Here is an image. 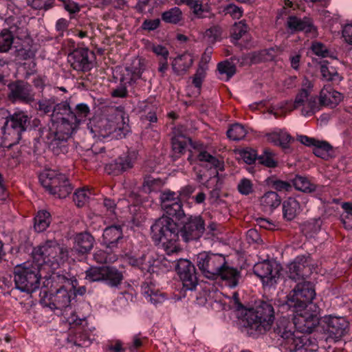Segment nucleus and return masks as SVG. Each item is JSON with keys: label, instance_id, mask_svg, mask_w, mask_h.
Masks as SVG:
<instances>
[{"label": "nucleus", "instance_id": "obj_1", "mask_svg": "<svg viewBox=\"0 0 352 352\" xmlns=\"http://www.w3.org/2000/svg\"><path fill=\"white\" fill-rule=\"evenodd\" d=\"M316 314L317 311L313 314L304 311L293 313L292 320L285 316L280 318L270 333L273 344L281 352H316L317 344L308 337L318 324Z\"/></svg>", "mask_w": 352, "mask_h": 352}, {"label": "nucleus", "instance_id": "obj_2", "mask_svg": "<svg viewBox=\"0 0 352 352\" xmlns=\"http://www.w3.org/2000/svg\"><path fill=\"white\" fill-rule=\"evenodd\" d=\"M314 265L310 254L297 256L287 266L286 274L287 279L294 282L293 289L287 296L286 306L294 314H300L304 311L313 314L316 311L320 312V308L316 303H313L316 293L314 283L309 280L313 273Z\"/></svg>", "mask_w": 352, "mask_h": 352}, {"label": "nucleus", "instance_id": "obj_3", "mask_svg": "<svg viewBox=\"0 0 352 352\" xmlns=\"http://www.w3.org/2000/svg\"><path fill=\"white\" fill-rule=\"evenodd\" d=\"M63 250L56 240H47L32 252V262H25L17 265L13 270L14 287L10 293L19 291L26 295H31L37 291L41 285V268L43 265H49L56 268L61 258L60 254Z\"/></svg>", "mask_w": 352, "mask_h": 352}, {"label": "nucleus", "instance_id": "obj_4", "mask_svg": "<svg viewBox=\"0 0 352 352\" xmlns=\"http://www.w3.org/2000/svg\"><path fill=\"white\" fill-rule=\"evenodd\" d=\"M65 102H58V98L43 97L36 102V109L44 115H50V123L42 126L36 130L34 141L43 142L54 155H58V140L62 133L61 124L63 111L68 110Z\"/></svg>", "mask_w": 352, "mask_h": 352}, {"label": "nucleus", "instance_id": "obj_5", "mask_svg": "<svg viewBox=\"0 0 352 352\" xmlns=\"http://www.w3.org/2000/svg\"><path fill=\"white\" fill-rule=\"evenodd\" d=\"M194 261L205 278L212 280H221L230 288L238 285L241 272L230 266L223 254L204 251L197 254Z\"/></svg>", "mask_w": 352, "mask_h": 352}, {"label": "nucleus", "instance_id": "obj_6", "mask_svg": "<svg viewBox=\"0 0 352 352\" xmlns=\"http://www.w3.org/2000/svg\"><path fill=\"white\" fill-rule=\"evenodd\" d=\"M178 223L176 218L163 214L151 226V237L154 243L162 248L168 255L177 252L179 247Z\"/></svg>", "mask_w": 352, "mask_h": 352}, {"label": "nucleus", "instance_id": "obj_7", "mask_svg": "<svg viewBox=\"0 0 352 352\" xmlns=\"http://www.w3.org/2000/svg\"><path fill=\"white\" fill-rule=\"evenodd\" d=\"M1 113L3 120L0 137L6 146L11 147L19 144L31 129V117L23 111L11 113L7 110H3Z\"/></svg>", "mask_w": 352, "mask_h": 352}, {"label": "nucleus", "instance_id": "obj_8", "mask_svg": "<svg viewBox=\"0 0 352 352\" xmlns=\"http://www.w3.org/2000/svg\"><path fill=\"white\" fill-rule=\"evenodd\" d=\"M68 110L63 111L60 139L58 140V155L67 153L73 148L72 134L81 122H84L90 113V109L86 103L78 104L72 109L69 103L65 102Z\"/></svg>", "mask_w": 352, "mask_h": 352}, {"label": "nucleus", "instance_id": "obj_9", "mask_svg": "<svg viewBox=\"0 0 352 352\" xmlns=\"http://www.w3.org/2000/svg\"><path fill=\"white\" fill-rule=\"evenodd\" d=\"M244 327L249 336L257 338L268 331L275 318V311L270 302L261 301L255 307L247 309Z\"/></svg>", "mask_w": 352, "mask_h": 352}, {"label": "nucleus", "instance_id": "obj_10", "mask_svg": "<svg viewBox=\"0 0 352 352\" xmlns=\"http://www.w3.org/2000/svg\"><path fill=\"white\" fill-rule=\"evenodd\" d=\"M171 143L173 152L175 157H179L182 154L186 152L187 146L190 145L194 149L199 151L197 155V159L200 162L201 166L208 169L214 168L217 175H218V170H223L224 169L223 162L206 151L202 150L204 148L202 143L193 142L186 135L176 133L172 138Z\"/></svg>", "mask_w": 352, "mask_h": 352}, {"label": "nucleus", "instance_id": "obj_11", "mask_svg": "<svg viewBox=\"0 0 352 352\" xmlns=\"http://www.w3.org/2000/svg\"><path fill=\"white\" fill-rule=\"evenodd\" d=\"M42 186L51 195L59 198L67 197L73 190V186L65 175L54 170H46L38 177Z\"/></svg>", "mask_w": 352, "mask_h": 352}, {"label": "nucleus", "instance_id": "obj_12", "mask_svg": "<svg viewBox=\"0 0 352 352\" xmlns=\"http://www.w3.org/2000/svg\"><path fill=\"white\" fill-rule=\"evenodd\" d=\"M178 223L179 240L188 243L198 240L205 231V222L199 215L182 214L176 218Z\"/></svg>", "mask_w": 352, "mask_h": 352}, {"label": "nucleus", "instance_id": "obj_13", "mask_svg": "<svg viewBox=\"0 0 352 352\" xmlns=\"http://www.w3.org/2000/svg\"><path fill=\"white\" fill-rule=\"evenodd\" d=\"M317 318L318 324L315 329L321 327L328 336L335 342L341 340L350 331V323L345 317L336 315H325L320 317L318 314Z\"/></svg>", "mask_w": 352, "mask_h": 352}, {"label": "nucleus", "instance_id": "obj_14", "mask_svg": "<svg viewBox=\"0 0 352 352\" xmlns=\"http://www.w3.org/2000/svg\"><path fill=\"white\" fill-rule=\"evenodd\" d=\"M27 28L18 16H9L5 21V27L0 33V53L7 52L11 48L14 37H25Z\"/></svg>", "mask_w": 352, "mask_h": 352}, {"label": "nucleus", "instance_id": "obj_15", "mask_svg": "<svg viewBox=\"0 0 352 352\" xmlns=\"http://www.w3.org/2000/svg\"><path fill=\"white\" fill-rule=\"evenodd\" d=\"M59 285L55 293L48 292L47 289L41 291V304L48 307L51 309H62L68 307L73 299L70 289L65 285V283Z\"/></svg>", "mask_w": 352, "mask_h": 352}, {"label": "nucleus", "instance_id": "obj_16", "mask_svg": "<svg viewBox=\"0 0 352 352\" xmlns=\"http://www.w3.org/2000/svg\"><path fill=\"white\" fill-rule=\"evenodd\" d=\"M170 267L178 274L185 290H193L198 284V274L195 266L187 259L170 261Z\"/></svg>", "mask_w": 352, "mask_h": 352}, {"label": "nucleus", "instance_id": "obj_17", "mask_svg": "<svg viewBox=\"0 0 352 352\" xmlns=\"http://www.w3.org/2000/svg\"><path fill=\"white\" fill-rule=\"evenodd\" d=\"M8 97L12 102L31 104L35 100V92L32 86L23 80L10 82L8 85Z\"/></svg>", "mask_w": 352, "mask_h": 352}, {"label": "nucleus", "instance_id": "obj_18", "mask_svg": "<svg viewBox=\"0 0 352 352\" xmlns=\"http://www.w3.org/2000/svg\"><path fill=\"white\" fill-rule=\"evenodd\" d=\"M253 272L261 280L265 288L275 286L280 278L279 268L269 260L256 263Z\"/></svg>", "mask_w": 352, "mask_h": 352}, {"label": "nucleus", "instance_id": "obj_19", "mask_svg": "<svg viewBox=\"0 0 352 352\" xmlns=\"http://www.w3.org/2000/svg\"><path fill=\"white\" fill-rule=\"evenodd\" d=\"M138 156V151L135 149H128L116 158L113 162L106 166V170L109 174L118 175L131 169Z\"/></svg>", "mask_w": 352, "mask_h": 352}, {"label": "nucleus", "instance_id": "obj_20", "mask_svg": "<svg viewBox=\"0 0 352 352\" xmlns=\"http://www.w3.org/2000/svg\"><path fill=\"white\" fill-rule=\"evenodd\" d=\"M160 199L165 215L177 218L184 214L182 203L177 192L170 190H164L160 193Z\"/></svg>", "mask_w": 352, "mask_h": 352}, {"label": "nucleus", "instance_id": "obj_21", "mask_svg": "<svg viewBox=\"0 0 352 352\" xmlns=\"http://www.w3.org/2000/svg\"><path fill=\"white\" fill-rule=\"evenodd\" d=\"M123 241L122 226L120 225H111L106 227L103 230L101 245L107 251L114 252L119 249Z\"/></svg>", "mask_w": 352, "mask_h": 352}, {"label": "nucleus", "instance_id": "obj_22", "mask_svg": "<svg viewBox=\"0 0 352 352\" xmlns=\"http://www.w3.org/2000/svg\"><path fill=\"white\" fill-rule=\"evenodd\" d=\"M116 111V120L111 121L109 133H113L116 138L122 139L131 131L129 119L122 106L117 107Z\"/></svg>", "mask_w": 352, "mask_h": 352}, {"label": "nucleus", "instance_id": "obj_23", "mask_svg": "<svg viewBox=\"0 0 352 352\" xmlns=\"http://www.w3.org/2000/svg\"><path fill=\"white\" fill-rule=\"evenodd\" d=\"M89 50L87 48L78 47L70 52L67 56L68 62L76 71H89L91 68L89 60Z\"/></svg>", "mask_w": 352, "mask_h": 352}, {"label": "nucleus", "instance_id": "obj_24", "mask_svg": "<svg viewBox=\"0 0 352 352\" xmlns=\"http://www.w3.org/2000/svg\"><path fill=\"white\" fill-rule=\"evenodd\" d=\"M286 25L292 33L304 32L306 34L315 35L317 28L311 18L305 16L302 19L295 15H290L287 19Z\"/></svg>", "mask_w": 352, "mask_h": 352}, {"label": "nucleus", "instance_id": "obj_25", "mask_svg": "<svg viewBox=\"0 0 352 352\" xmlns=\"http://www.w3.org/2000/svg\"><path fill=\"white\" fill-rule=\"evenodd\" d=\"M52 280L56 283H65V285L70 289L73 299L77 296H83L87 291L85 286H79L78 281L74 276L71 275L68 272L60 271L54 274Z\"/></svg>", "mask_w": 352, "mask_h": 352}, {"label": "nucleus", "instance_id": "obj_26", "mask_svg": "<svg viewBox=\"0 0 352 352\" xmlns=\"http://www.w3.org/2000/svg\"><path fill=\"white\" fill-rule=\"evenodd\" d=\"M141 292L144 298L155 307L162 305L168 299L167 295L157 288L151 280L142 283Z\"/></svg>", "mask_w": 352, "mask_h": 352}, {"label": "nucleus", "instance_id": "obj_27", "mask_svg": "<svg viewBox=\"0 0 352 352\" xmlns=\"http://www.w3.org/2000/svg\"><path fill=\"white\" fill-rule=\"evenodd\" d=\"M281 203L283 218L286 221H293L302 210V206L295 197H289Z\"/></svg>", "mask_w": 352, "mask_h": 352}, {"label": "nucleus", "instance_id": "obj_28", "mask_svg": "<svg viewBox=\"0 0 352 352\" xmlns=\"http://www.w3.org/2000/svg\"><path fill=\"white\" fill-rule=\"evenodd\" d=\"M193 58L190 54L185 52L173 58L171 66L173 73L177 76L184 75L191 67Z\"/></svg>", "mask_w": 352, "mask_h": 352}, {"label": "nucleus", "instance_id": "obj_29", "mask_svg": "<svg viewBox=\"0 0 352 352\" xmlns=\"http://www.w3.org/2000/svg\"><path fill=\"white\" fill-rule=\"evenodd\" d=\"M94 241V238L89 232H80L75 237L73 248L80 254H87L92 250Z\"/></svg>", "mask_w": 352, "mask_h": 352}, {"label": "nucleus", "instance_id": "obj_30", "mask_svg": "<svg viewBox=\"0 0 352 352\" xmlns=\"http://www.w3.org/2000/svg\"><path fill=\"white\" fill-rule=\"evenodd\" d=\"M260 204L264 212L272 213L281 204V198L276 192L269 190L261 197Z\"/></svg>", "mask_w": 352, "mask_h": 352}, {"label": "nucleus", "instance_id": "obj_31", "mask_svg": "<svg viewBox=\"0 0 352 352\" xmlns=\"http://www.w3.org/2000/svg\"><path fill=\"white\" fill-rule=\"evenodd\" d=\"M124 279L122 272L114 266L104 265L103 281L110 287H118Z\"/></svg>", "mask_w": 352, "mask_h": 352}, {"label": "nucleus", "instance_id": "obj_32", "mask_svg": "<svg viewBox=\"0 0 352 352\" xmlns=\"http://www.w3.org/2000/svg\"><path fill=\"white\" fill-rule=\"evenodd\" d=\"M265 184L270 190L275 191L277 193H287L292 190L291 179L289 181H285L280 179L276 175H271L265 179Z\"/></svg>", "mask_w": 352, "mask_h": 352}, {"label": "nucleus", "instance_id": "obj_33", "mask_svg": "<svg viewBox=\"0 0 352 352\" xmlns=\"http://www.w3.org/2000/svg\"><path fill=\"white\" fill-rule=\"evenodd\" d=\"M129 263L132 267L139 269L144 274L148 273L151 275L155 272V266L152 263L151 258L145 254L139 257H129Z\"/></svg>", "mask_w": 352, "mask_h": 352}, {"label": "nucleus", "instance_id": "obj_34", "mask_svg": "<svg viewBox=\"0 0 352 352\" xmlns=\"http://www.w3.org/2000/svg\"><path fill=\"white\" fill-rule=\"evenodd\" d=\"M33 221L34 230L37 233H41L50 227L52 221V217L48 210L42 209L36 212Z\"/></svg>", "mask_w": 352, "mask_h": 352}, {"label": "nucleus", "instance_id": "obj_35", "mask_svg": "<svg viewBox=\"0 0 352 352\" xmlns=\"http://www.w3.org/2000/svg\"><path fill=\"white\" fill-rule=\"evenodd\" d=\"M161 20L173 25H182L184 21L182 10L177 6L172 7L161 13Z\"/></svg>", "mask_w": 352, "mask_h": 352}, {"label": "nucleus", "instance_id": "obj_36", "mask_svg": "<svg viewBox=\"0 0 352 352\" xmlns=\"http://www.w3.org/2000/svg\"><path fill=\"white\" fill-rule=\"evenodd\" d=\"M98 204L100 206L101 213L107 219L113 221L117 219V202L114 199L104 197L99 201Z\"/></svg>", "mask_w": 352, "mask_h": 352}, {"label": "nucleus", "instance_id": "obj_37", "mask_svg": "<svg viewBox=\"0 0 352 352\" xmlns=\"http://www.w3.org/2000/svg\"><path fill=\"white\" fill-rule=\"evenodd\" d=\"M279 52L280 48L277 46L263 49L258 52H254L252 54L250 57L251 63L252 64H256L273 60Z\"/></svg>", "mask_w": 352, "mask_h": 352}, {"label": "nucleus", "instance_id": "obj_38", "mask_svg": "<svg viewBox=\"0 0 352 352\" xmlns=\"http://www.w3.org/2000/svg\"><path fill=\"white\" fill-rule=\"evenodd\" d=\"M343 99L342 94L337 91L331 90L324 92L322 91L318 99L322 107H336Z\"/></svg>", "mask_w": 352, "mask_h": 352}, {"label": "nucleus", "instance_id": "obj_39", "mask_svg": "<svg viewBox=\"0 0 352 352\" xmlns=\"http://www.w3.org/2000/svg\"><path fill=\"white\" fill-rule=\"evenodd\" d=\"M292 188L294 187L296 190L305 192L311 193L316 190L317 185L311 182V181L305 176L296 175L295 177L291 179Z\"/></svg>", "mask_w": 352, "mask_h": 352}, {"label": "nucleus", "instance_id": "obj_40", "mask_svg": "<svg viewBox=\"0 0 352 352\" xmlns=\"http://www.w3.org/2000/svg\"><path fill=\"white\" fill-rule=\"evenodd\" d=\"M250 28L245 19L235 22L230 28V41L235 44L242 37L248 34Z\"/></svg>", "mask_w": 352, "mask_h": 352}, {"label": "nucleus", "instance_id": "obj_41", "mask_svg": "<svg viewBox=\"0 0 352 352\" xmlns=\"http://www.w3.org/2000/svg\"><path fill=\"white\" fill-rule=\"evenodd\" d=\"M219 78L224 81H228L236 74V67L228 60L221 61L217 64Z\"/></svg>", "mask_w": 352, "mask_h": 352}, {"label": "nucleus", "instance_id": "obj_42", "mask_svg": "<svg viewBox=\"0 0 352 352\" xmlns=\"http://www.w3.org/2000/svg\"><path fill=\"white\" fill-rule=\"evenodd\" d=\"M94 195V190L88 187L78 188L73 195V201L77 207L82 208L89 202L91 196Z\"/></svg>", "mask_w": 352, "mask_h": 352}, {"label": "nucleus", "instance_id": "obj_43", "mask_svg": "<svg viewBox=\"0 0 352 352\" xmlns=\"http://www.w3.org/2000/svg\"><path fill=\"white\" fill-rule=\"evenodd\" d=\"M314 154L323 160H328L333 157L332 146L327 141L318 140L313 148Z\"/></svg>", "mask_w": 352, "mask_h": 352}, {"label": "nucleus", "instance_id": "obj_44", "mask_svg": "<svg viewBox=\"0 0 352 352\" xmlns=\"http://www.w3.org/2000/svg\"><path fill=\"white\" fill-rule=\"evenodd\" d=\"M248 129L242 124L236 122L230 124L226 131L228 138L232 141H240L245 137Z\"/></svg>", "mask_w": 352, "mask_h": 352}, {"label": "nucleus", "instance_id": "obj_45", "mask_svg": "<svg viewBox=\"0 0 352 352\" xmlns=\"http://www.w3.org/2000/svg\"><path fill=\"white\" fill-rule=\"evenodd\" d=\"M228 299L229 302L228 303L224 302L222 304V309L224 311L232 309L235 311L241 313V315L244 316L247 309L241 302L239 293L236 292H234L232 296L229 297Z\"/></svg>", "mask_w": 352, "mask_h": 352}, {"label": "nucleus", "instance_id": "obj_46", "mask_svg": "<svg viewBox=\"0 0 352 352\" xmlns=\"http://www.w3.org/2000/svg\"><path fill=\"white\" fill-rule=\"evenodd\" d=\"M320 70L322 79L325 80L333 81L339 78L336 68L331 65L328 60H323L320 62Z\"/></svg>", "mask_w": 352, "mask_h": 352}, {"label": "nucleus", "instance_id": "obj_47", "mask_svg": "<svg viewBox=\"0 0 352 352\" xmlns=\"http://www.w3.org/2000/svg\"><path fill=\"white\" fill-rule=\"evenodd\" d=\"M309 94L308 91L304 89H301L296 96L294 101H286L285 106L283 107L286 111H291L300 106L305 104L307 101Z\"/></svg>", "mask_w": 352, "mask_h": 352}, {"label": "nucleus", "instance_id": "obj_48", "mask_svg": "<svg viewBox=\"0 0 352 352\" xmlns=\"http://www.w3.org/2000/svg\"><path fill=\"white\" fill-rule=\"evenodd\" d=\"M243 8L234 3H228L221 6L220 13L224 16L228 15L234 20L241 19L243 15Z\"/></svg>", "mask_w": 352, "mask_h": 352}, {"label": "nucleus", "instance_id": "obj_49", "mask_svg": "<svg viewBox=\"0 0 352 352\" xmlns=\"http://www.w3.org/2000/svg\"><path fill=\"white\" fill-rule=\"evenodd\" d=\"M163 186L162 180L151 176H146L142 186V190L145 193L159 191Z\"/></svg>", "mask_w": 352, "mask_h": 352}, {"label": "nucleus", "instance_id": "obj_50", "mask_svg": "<svg viewBox=\"0 0 352 352\" xmlns=\"http://www.w3.org/2000/svg\"><path fill=\"white\" fill-rule=\"evenodd\" d=\"M321 104L316 97H311L303 105L301 113L305 117H309L319 111L321 109Z\"/></svg>", "mask_w": 352, "mask_h": 352}, {"label": "nucleus", "instance_id": "obj_51", "mask_svg": "<svg viewBox=\"0 0 352 352\" xmlns=\"http://www.w3.org/2000/svg\"><path fill=\"white\" fill-rule=\"evenodd\" d=\"M258 162L267 168H276L278 164L275 154L269 148H265L263 153L258 155Z\"/></svg>", "mask_w": 352, "mask_h": 352}, {"label": "nucleus", "instance_id": "obj_52", "mask_svg": "<svg viewBox=\"0 0 352 352\" xmlns=\"http://www.w3.org/2000/svg\"><path fill=\"white\" fill-rule=\"evenodd\" d=\"M104 265L90 267L85 271V279L89 282L103 281Z\"/></svg>", "mask_w": 352, "mask_h": 352}, {"label": "nucleus", "instance_id": "obj_53", "mask_svg": "<svg viewBox=\"0 0 352 352\" xmlns=\"http://www.w3.org/2000/svg\"><path fill=\"white\" fill-rule=\"evenodd\" d=\"M214 14L210 12L209 6H204L202 2L195 7L191 12V20L212 18Z\"/></svg>", "mask_w": 352, "mask_h": 352}, {"label": "nucleus", "instance_id": "obj_54", "mask_svg": "<svg viewBox=\"0 0 352 352\" xmlns=\"http://www.w3.org/2000/svg\"><path fill=\"white\" fill-rule=\"evenodd\" d=\"M236 188L238 192L243 196L252 195L255 192L252 181L246 177H243L239 180Z\"/></svg>", "mask_w": 352, "mask_h": 352}, {"label": "nucleus", "instance_id": "obj_55", "mask_svg": "<svg viewBox=\"0 0 352 352\" xmlns=\"http://www.w3.org/2000/svg\"><path fill=\"white\" fill-rule=\"evenodd\" d=\"M147 341V337L142 336L141 333L135 334L133 336L131 342L128 344V349L130 352H138Z\"/></svg>", "mask_w": 352, "mask_h": 352}, {"label": "nucleus", "instance_id": "obj_56", "mask_svg": "<svg viewBox=\"0 0 352 352\" xmlns=\"http://www.w3.org/2000/svg\"><path fill=\"white\" fill-rule=\"evenodd\" d=\"M311 49L315 55L322 58L328 57L330 54V51L327 48V47L320 42H313Z\"/></svg>", "mask_w": 352, "mask_h": 352}, {"label": "nucleus", "instance_id": "obj_57", "mask_svg": "<svg viewBox=\"0 0 352 352\" xmlns=\"http://www.w3.org/2000/svg\"><path fill=\"white\" fill-rule=\"evenodd\" d=\"M241 156L243 159L244 162L248 164H254L256 161H258V155L254 149L245 148L243 149L241 153Z\"/></svg>", "mask_w": 352, "mask_h": 352}, {"label": "nucleus", "instance_id": "obj_58", "mask_svg": "<svg viewBox=\"0 0 352 352\" xmlns=\"http://www.w3.org/2000/svg\"><path fill=\"white\" fill-rule=\"evenodd\" d=\"M36 10H48L54 6L55 0H28Z\"/></svg>", "mask_w": 352, "mask_h": 352}, {"label": "nucleus", "instance_id": "obj_59", "mask_svg": "<svg viewBox=\"0 0 352 352\" xmlns=\"http://www.w3.org/2000/svg\"><path fill=\"white\" fill-rule=\"evenodd\" d=\"M151 102H148V100L143 101L140 104V108L144 111H148L147 115L146 116V120H148L151 122H156L157 120V118L156 113L153 111V107H150V104Z\"/></svg>", "mask_w": 352, "mask_h": 352}, {"label": "nucleus", "instance_id": "obj_60", "mask_svg": "<svg viewBox=\"0 0 352 352\" xmlns=\"http://www.w3.org/2000/svg\"><path fill=\"white\" fill-rule=\"evenodd\" d=\"M109 252V251L107 250H98L94 254V259L96 261V262L99 263H107L109 261H111L112 259L113 261L116 260L117 258L115 254H113L112 256H110V257L109 258L107 254Z\"/></svg>", "mask_w": 352, "mask_h": 352}, {"label": "nucleus", "instance_id": "obj_61", "mask_svg": "<svg viewBox=\"0 0 352 352\" xmlns=\"http://www.w3.org/2000/svg\"><path fill=\"white\" fill-rule=\"evenodd\" d=\"M206 36L208 38L211 43H215L219 41L221 37V30L218 26H212L206 31Z\"/></svg>", "mask_w": 352, "mask_h": 352}, {"label": "nucleus", "instance_id": "obj_62", "mask_svg": "<svg viewBox=\"0 0 352 352\" xmlns=\"http://www.w3.org/2000/svg\"><path fill=\"white\" fill-rule=\"evenodd\" d=\"M161 25V19H145L142 23L141 28L143 30L148 32L154 31L160 28Z\"/></svg>", "mask_w": 352, "mask_h": 352}, {"label": "nucleus", "instance_id": "obj_63", "mask_svg": "<svg viewBox=\"0 0 352 352\" xmlns=\"http://www.w3.org/2000/svg\"><path fill=\"white\" fill-rule=\"evenodd\" d=\"M106 349L109 352H124L126 348L120 340L109 341L106 344Z\"/></svg>", "mask_w": 352, "mask_h": 352}, {"label": "nucleus", "instance_id": "obj_64", "mask_svg": "<svg viewBox=\"0 0 352 352\" xmlns=\"http://www.w3.org/2000/svg\"><path fill=\"white\" fill-rule=\"evenodd\" d=\"M196 187L193 185H187L182 187L178 191L177 195L179 196L180 200H186L190 197L192 194L195 191Z\"/></svg>", "mask_w": 352, "mask_h": 352}]
</instances>
